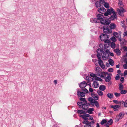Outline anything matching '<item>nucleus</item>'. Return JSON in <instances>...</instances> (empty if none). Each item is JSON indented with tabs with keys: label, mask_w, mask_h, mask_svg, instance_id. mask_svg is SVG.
I'll return each mask as SVG.
<instances>
[{
	"label": "nucleus",
	"mask_w": 127,
	"mask_h": 127,
	"mask_svg": "<svg viewBox=\"0 0 127 127\" xmlns=\"http://www.w3.org/2000/svg\"><path fill=\"white\" fill-rule=\"evenodd\" d=\"M98 12L102 14H103L106 11V9L104 7H102L99 8L98 10Z\"/></svg>",
	"instance_id": "nucleus-12"
},
{
	"label": "nucleus",
	"mask_w": 127,
	"mask_h": 127,
	"mask_svg": "<svg viewBox=\"0 0 127 127\" xmlns=\"http://www.w3.org/2000/svg\"><path fill=\"white\" fill-rule=\"evenodd\" d=\"M95 5L97 7H100L101 6V3L100 2L98 1H97L95 3Z\"/></svg>",
	"instance_id": "nucleus-33"
},
{
	"label": "nucleus",
	"mask_w": 127,
	"mask_h": 127,
	"mask_svg": "<svg viewBox=\"0 0 127 127\" xmlns=\"http://www.w3.org/2000/svg\"><path fill=\"white\" fill-rule=\"evenodd\" d=\"M97 57L98 59V63L101 67L102 68H105V65L103 64V61L101 59V57L98 54L97 55Z\"/></svg>",
	"instance_id": "nucleus-6"
},
{
	"label": "nucleus",
	"mask_w": 127,
	"mask_h": 127,
	"mask_svg": "<svg viewBox=\"0 0 127 127\" xmlns=\"http://www.w3.org/2000/svg\"><path fill=\"white\" fill-rule=\"evenodd\" d=\"M108 71L110 72H112L113 71V69L112 68H110L108 69Z\"/></svg>",
	"instance_id": "nucleus-50"
},
{
	"label": "nucleus",
	"mask_w": 127,
	"mask_h": 127,
	"mask_svg": "<svg viewBox=\"0 0 127 127\" xmlns=\"http://www.w3.org/2000/svg\"><path fill=\"white\" fill-rule=\"evenodd\" d=\"M95 80L96 81H102V79L101 78L98 77L97 76L94 77L93 78H92V81H94Z\"/></svg>",
	"instance_id": "nucleus-22"
},
{
	"label": "nucleus",
	"mask_w": 127,
	"mask_h": 127,
	"mask_svg": "<svg viewBox=\"0 0 127 127\" xmlns=\"http://www.w3.org/2000/svg\"><path fill=\"white\" fill-rule=\"evenodd\" d=\"M106 121L105 120H103L101 122V125H103L104 124L106 123Z\"/></svg>",
	"instance_id": "nucleus-46"
},
{
	"label": "nucleus",
	"mask_w": 127,
	"mask_h": 127,
	"mask_svg": "<svg viewBox=\"0 0 127 127\" xmlns=\"http://www.w3.org/2000/svg\"><path fill=\"white\" fill-rule=\"evenodd\" d=\"M101 24L104 25H109L110 23V22L103 19L100 21Z\"/></svg>",
	"instance_id": "nucleus-10"
},
{
	"label": "nucleus",
	"mask_w": 127,
	"mask_h": 127,
	"mask_svg": "<svg viewBox=\"0 0 127 127\" xmlns=\"http://www.w3.org/2000/svg\"><path fill=\"white\" fill-rule=\"evenodd\" d=\"M92 86L94 88H97L99 86V84L98 82L96 81H94L93 84Z\"/></svg>",
	"instance_id": "nucleus-13"
},
{
	"label": "nucleus",
	"mask_w": 127,
	"mask_h": 127,
	"mask_svg": "<svg viewBox=\"0 0 127 127\" xmlns=\"http://www.w3.org/2000/svg\"><path fill=\"white\" fill-rule=\"evenodd\" d=\"M89 77L87 76L86 77V78H85L86 80L87 81V82H89L90 81V80L89 79Z\"/></svg>",
	"instance_id": "nucleus-60"
},
{
	"label": "nucleus",
	"mask_w": 127,
	"mask_h": 127,
	"mask_svg": "<svg viewBox=\"0 0 127 127\" xmlns=\"http://www.w3.org/2000/svg\"><path fill=\"white\" fill-rule=\"evenodd\" d=\"M122 104H124V106L125 107H127V99L126 100L125 102L123 101V103Z\"/></svg>",
	"instance_id": "nucleus-40"
},
{
	"label": "nucleus",
	"mask_w": 127,
	"mask_h": 127,
	"mask_svg": "<svg viewBox=\"0 0 127 127\" xmlns=\"http://www.w3.org/2000/svg\"><path fill=\"white\" fill-rule=\"evenodd\" d=\"M94 110V109L93 108H90L88 109L87 111L88 112L89 114H92L93 111Z\"/></svg>",
	"instance_id": "nucleus-28"
},
{
	"label": "nucleus",
	"mask_w": 127,
	"mask_h": 127,
	"mask_svg": "<svg viewBox=\"0 0 127 127\" xmlns=\"http://www.w3.org/2000/svg\"><path fill=\"white\" fill-rule=\"evenodd\" d=\"M124 77H121L120 79V81L122 83H123L124 82Z\"/></svg>",
	"instance_id": "nucleus-59"
},
{
	"label": "nucleus",
	"mask_w": 127,
	"mask_h": 127,
	"mask_svg": "<svg viewBox=\"0 0 127 127\" xmlns=\"http://www.w3.org/2000/svg\"><path fill=\"white\" fill-rule=\"evenodd\" d=\"M106 87L104 85H100L99 87V89L102 91H104Z\"/></svg>",
	"instance_id": "nucleus-23"
},
{
	"label": "nucleus",
	"mask_w": 127,
	"mask_h": 127,
	"mask_svg": "<svg viewBox=\"0 0 127 127\" xmlns=\"http://www.w3.org/2000/svg\"><path fill=\"white\" fill-rule=\"evenodd\" d=\"M113 101L116 104H119L120 105H121L122 103H123V101H118L117 100H113Z\"/></svg>",
	"instance_id": "nucleus-20"
},
{
	"label": "nucleus",
	"mask_w": 127,
	"mask_h": 127,
	"mask_svg": "<svg viewBox=\"0 0 127 127\" xmlns=\"http://www.w3.org/2000/svg\"><path fill=\"white\" fill-rule=\"evenodd\" d=\"M108 62L110 65L111 66H113L114 65V62L113 60L110 59L108 60Z\"/></svg>",
	"instance_id": "nucleus-25"
},
{
	"label": "nucleus",
	"mask_w": 127,
	"mask_h": 127,
	"mask_svg": "<svg viewBox=\"0 0 127 127\" xmlns=\"http://www.w3.org/2000/svg\"><path fill=\"white\" fill-rule=\"evenodd\" d=\"M123 0H119L118 1V5L119 6H120L123 5Z\"/></svg>",
	"instance_id": "nucleus-29"
},
{
	"label": "nucleus",
	"mask_w": 127,
	"mask_h": 127,
	"mask_svg": "<svg viewBox=\"0 0 127 127\" xmlns=\"http://www.w3.org/2000/svg\"><path fill=\"white\" fill-rule=\"evenodd\" d=\"M103 31L104 33H105V34L109 33H111L112 32L111 30L109 29L108 28L104 27L103 28Z\"/></svg>",
	"instance_id": "nucleus-7"
},
{
	"label": "nucleus",
	"mask_w": 127,
	"mask_h": 127,
	"mask_svg": "<svg viewBox=\"0 0 127 127\" xmlns=\"http://www.w3.org/2000/svg\"><path fill=\"white\" fill-rule=\"evenodd\" d=\"M121 32L119 31L118 33L117 32H114L113 33V35L116 37L118 38V40L120 41H121L122 40H124V39L121 38Z\"/></svg>",
	"instance_id": "nucleus-4"
},
{
	"label": "nucleus",
	"mask_w": 127,
	"mask_h": 127,
	"mask_svg": "<svg viewBox=\"0 0 127 127\" xmlns=\"http://www.w3.org/2000/svg\"><path fill=\"white\" fill-rule=\"evenodd\" d=\"M109 37L106 34H102L100 36V38L102 41H104L105 42H108L109 40H108Z\"/></svg>",
	"instance_id": "nucleus-3"
},
{
	"label": "nucleus",
	"mask_w": 127,
	"mask_h": 127,
	"mask_svg": "<svg viewBox=\"0 0 127 127\" xmlns=\"http://www.w3.org/2000/svg\"><path fill=\"white\" fill-rule=\"evenodd\" d=\"M121 91L120 93L122 94H125L126 93L127 91L126 90H122Z\"/></svg>",
	"instance_id": "nucleus-36"
},
{
	"label": "nucleus",
	"mask_w": 127,
	"mask_h": 127,
	"mask_svg": "<svg viewBox=\"0 0 127 127\" xmlns=\"http://www.w3.org/2000/svg\"><path fill=\"white\" fill-rule=\"evenodd\" d=\"M104 6L105 7L107 8H108L109 7V4L106 2H105L104 3Z\"/></svg>",
	"instance_id": "nucleus-45"
},
{
	"label": "nucleus",
	"mask_w": 127,
	"mask_h": 127,
	"mask_svg": "<svg viewBox=\"0 0 127 127\" xmlns=\"http://www.w3.org/2000/svg\"><path fill=\"white\" fill-rule=\"evenodd\" d=\"M80 100L81 101H83V103H86V102H87L84 98H81L80 99Z\"/></svg>",
	"instance_id": "nucleus-41"
},
{
	"label": "nucleus",
	"mask_w": 127,
	"mask_h": 127,
	"mask_svg": "<svg viewBox=\"0 0 127 127\" xmlns=\"http://www.w3.org/2000/svg\"><path fill=\"white\" fill-rule=\"evenodd\" d=\"M123 67L125 69H127V64H124L123 65Z\"/></svg>",
	"instance_id": "nucleus-55"
},
{
	"label": "nucleus",
	"mask_w": 127,
	"mask_h": 127,
	"mask_svg": "<svg viewBox=\"0 0 127 127\" xmlns=\"http://www.w3.org/2000/svg\"><path fill=\"white\" fill-rule=\"evenodd\" d=\"M97 93L100 96H102L103 95V92L99 90H98L97 91Z\"/></svg>",
	"instance_id": "nucleus-37"
},
{
	"label": "nucleus",
	"mask_w": 127,
	"mask_h": 127,
	"mask_svg": "<svg viewBox=\"0 0 127 127\" xmlns=\"http://www.w3.org/2000/svg\"><path fill=\"white\" fill-rule=\"evenodd\" d=\"M89 90V91L91 92H92L93 91V89L91 88H90Z\"/></svg>",
	"instance_id": "nucleus-63"
},
{
	"label": "nucleus",
	"mask_w": 127,
	"mask_h": 127,
	"mask_svg": "<svg viewBox=\"0 0 127 127\" xmlns=\"http://www.w3.org/2000/svg\"><path fill=\"white\" fill-rule=\"evenodd\" d=\"M83 103V102H78L77 103L78 105L79 106H82Z\"/></svg>",
	"instance_id": "nucleus-54"
},
{
	"label": "nucleus",
	"mask_w": 127,
	"mask_h": 127,
	"mask_svg": "<svg viewBox=\"0 0 127 127\" xmlns=\"http://www.w3.org/2000/svg\"><path fill=\"white\" fill-rule=\"evenodd\" d=\"M112 13H113V15H111L109 17V19L110 20H113L115 19H117V16L116 13L115 12L114 10L112 8H111L110 9H108L104 15L105 16H107L108 15H111Z\"/></svg>",
	"instance_id": "nucleus-1"
},
{
	"label": "nucleus",
	"mask_w": 127,
	"mask_h": 127,
	"mask_svg": "<svg viewBox=\"0 0 127 127\" xmlns=\"http://www.w3.org/2000/svg\"><path fill=\"white\" fill-rule=\"evenodd\" d=\"M111 79V77L109 76H108L106 77L105 79V81L107 82H109L110 81Z\"/></svg>",
	"instance_id": "nucleus-31"
},
{
	"label": "nucleus",
	"mask_w": 127,
	"mask_h": 127,
	"mask_svg": "<svg viewBox=\"0 0 127 127\" xmlns=\"http://www.w3.org/2000/svg\"><path fill=\"white\" fill-rule=\"evenodd\" d=\"M95 105V106L97 107L98 108L99 106V104L98 102L95 100L93 102V104H92V105Z\"/></svg>",
	"instance_id": "nucleus-24"
},
{
	"label": "nucleus",
	"mask_w": 127,
	"mask_h": 127,
	"mask_svg": "<svg viewBox=\"0 0 127 127\" xmlns=\"http://www.w3.org/2000/svg\"><path fill=\"white\" fill-rule=\"evenodd\" d=\"M79 116L80 117L82 118L84 120L86 121H88L89 119L87 117H89L90 115L85 113L83 115H80Z\"/></svg>",
	"instance_id": "nucleus-8"
},
{
	"label": "nucleus",
	"mask_w": 127,
	"mask_h": 127,
	"mask_svg": "<svg viewBox=\"0 0 127 127\" xmlns=\"http://www.w3.org/2000/svg\"><path fill=\"white\" fill-rule=\"evenodd\" d=\"M114 95H115V96L116 97H118L120 96L121 94L120 93H114Z\"/></svg>",
	"instance_id": "nucleus-47"
},
{
	"label": "nucleus",
	"mask_w": 127,
	"mask_h": 127,
	"mask_svg": "<svg viewBox=\"0 0 127 127\" xmlns=\"http://www.w3.org/2000/svg\"><path fill=\"white\" fill-rule=\"evenodd\" d=\"M124 21H121V25L122 27L124 28L125 29H126V26L124 23Z\"/></svg>",
	"instance_id": "nucleus-43"
},
{
	"label": "nucleus",
	"mask_w": 127,
	"mask_h": 127,
	"mask_svg": "<svg viewBox=\"0 0 127 127\" xmlns=\"http://www.w3.org/2000/svg\"><path fill=\"white\" fill-rule=\"evenodd\" d=\"M124 37L126 36L127 37V31H124L123 33Z\"/></svg>",
	"instance_id": "nucleus-51"
},
{
	"label": "nucleus",
	"mask_w": 127,
	"mask_h": 127,
	"mask_svg": "<svg viewBox=\"0 0 127 127\" xmlns=\"http://www.w3.org/2000/svg\"><path fill=\"white\" fill-rule=\"evenodd\" d=\"M100 3L101 4H103L105 3L104 0H100Z\"/></svg>",
	"instance_id": "nucleus-57"
},
{
	"label": "nucleus",
	"mask_w": 127,
	"mask_h": 127,
	"mask_svg": "<svg viewBox=\"0 0 127 127\" xmlns=\"http://www.w3.org/2000/svg\"><path fill=\"white\" fill-rule=\"evenodd\" d=\"M124 76H125L127 75V70H126L124 72Z\"/></svg>",
	"instance_id": "nucleus-56"
},
{
	"label": "nucleus",
	"mask_w": 127,
	"mask_h": 127,
	"mask_svg": "<svg viewBox=\"0 0 127 127\" xmlns=\"http://www.w3.org/2000/svg\"><path fill=\"white\" fill-rule=\"evenodd\" d=\"M91 124H87L85 125L84 127H92Z\"/></svg>",
	"instance_id": "nucleus-48"
},
{
	"label": "nucleus",
	"mask_w": 127,
	"mask_h": 127,
	"mask_svg": "<svg viewBox=\"0 0 127 127\" xmlns=\"http://www.w3.org/2000/svg\"><path fill=\"white\" fill-rule=\"evenodd\" d=\"M103 52L104 51H103L101 49H98L97 50V55L98 54L100 56V57H101V56L102 55V54Z\"/></svg>",
	"instance_id": "nucleus-17"
},
{
	"label": "nucleus",
	"mask_w": 127,
	"mask_h": 127,
	"mask_svg": "<svg viewBox=\"0 0 127 127\" xmlns=\"http://www.w3.org/2000/svg\"><path fill=\"white\" fill-rule=\"evenodd\" d=\"M85 111L83 110H78L77 111V113H78L82 114H84V113L85 112Z\"/></svg>",
	"instance_id": "nucleus-42"
},
{
	"label": "nucleus",
	"mask_w": 127,
	"mask_h": 127,
	"mask_svg": "<svg viewBox=\"0 0 127 127\" xmlns=\"http://www.w3.org/2000/svg\"><path fill=\"white\" fill-rule=\"evenodd\" d=\"M103 55H102V58L103 60L107 59L108 57V55L107 53L104 52L102 53Z\"/></svg>",
	"instance_id": "nucleus-15"
},
{
	"label": "nucleus",
	"mask_w": 127,
	"mask_h": 127,
	"mask_svg": "<svg viewBox=\"0 0 127 127\" xmlns=\"http://www.w3.org/2000/svg\"><path fill=\"white\" fill-rule=\"evenodd\" d=\"M82 123L83 124H85L86 125L87 124H91V122H90L88 121L84 120L82 122Z\"/></svg>",
	"instance_id": "nucleus-34"
},
{
	"label": "nucleus",
	"mask_w": 127,
	"mask_h": 127,
	"mask_svg": "<svg viewBox=\"0 0 127 127\" xmlns=\"http://www.w3.org/2000/svg\"><path fill=\"white\" fill-rule=\"evenodd\" d=\"M82 92H84V93H85V94H86L88 92V90L86 88L83 89L82 90Z\"/></svg>",
	"instance_id": "nucleus-38"
},
{
	"label": "nucleus",
	"mask_w": 127,
	"mask_h": 127,
	"mask_svg": "<svg viewBox=\"0 0 127 127\" xmlns=\"http://www.w3.org/2000/svg\"><path fill=\"white\" fill-rule=\"evenodd\" d=\"M90 75L91 77H93L92 78H93L94 77H96L95 74L93 73H91Z\"/></svg>",
	"instance_id": "nucleus-49"
},
{
	"label": "nucleus",
	"mask_w": 127,
	"mask_h": 127,
	"mask_svg": "<svg viewBox=\"0 0 127 127\" xmlns=\"http://www.w3.org/2000/svg\"><path fill=\"white\" fill-rule=\"evenodd\" d=\"M77 95L79 96L83 97L85 95V93L83 92H80L78 90L77 91Z\"/></svg>",
	"instance_id": "nucleus-16"
},
{
	"label": "nucleus",
	"mask_w": 127,
	"mask_h": 127,
	"mask_svg": "<svg viewBox=\"0 0 127 127\" xmlns=\"http://www.w3.org/2000/svg\"><path fill=\"white\" fill-rule=\"evenodd\" d=\"M89 105V103H88L87 102H86V103H83L82 107L83 109L86 110L88 108V106ZM79 107L80 108H81V107L80 106Z\"/></svg>",
	"instance_id": "nucleus-11"
},
{
	"label": "nucleus",
	"mask_w": 127,
	"mask_h": 127,
	"mask_svg": "<svg viewBox=\"0 0 127 127\" xmlns=\"http://www.w3.org/2000/svg\"><path fill=\"white\" fill-rule=\"evenodd\" d=\"M110 107L113 108L114 110V111H118V109L120 108L121 107V106L118 105H111L110 106Z\"/></svg>",
	"instance_id": "nucleus-9"
},
{
	"label": "nucleus",
	"mask_w": 127,
	"mask_h": 127,
	"mask_svg": "<svg viewBox=\"0 0 127 127\" xmlns=\"http://www.w3.org/2000/svg\"><path fill=\"white\" fill-rule=\"evenodd\" d=\"M115 78L116 80H118L119 78V75L118 74H117L116 76L115 77Z\"/></svg>",
	"instance_id": "nucleus-53"
},
{
	"label": "nucleus",
	"mask_w": 127,
	"mask_h": 127,
	"mask_svg": "<svg viewBox=\"0 0 127 127\" xmlns=\"http://www.w3.org/2000/svg\"><path fill=\"white\" fill-rule=\"evenodd\" d=\"M119 90L120 91L122 90L124 88L123 85L121 83H120L119 84Z\"/></svg>",
	"instance_id": "nucleus-32"
},
{
	"label": "nucleus",
	"mask_w": 127,
	"mask_h": 127,
	"mask_svg": "<svg viewBox=\"0 0 127 127\" xmlns=\"http://www.w3.org/2000/svg\"><path fill=\"white\" fill-rule=\"evenodd\" d=\"M111 48L114 49L115 47V44L114 42H112L111 44Z\"/></svg>",
	"instance_id": "nucleus-35"
},
{
	"label": "nucleus",
	"mask_w": 127,
	"mask_h": 127,
	"mask_svg": "<svg viewBox=\"0 0 127 127\" xmlns=\"http://www.w3.org/2000/svg\"><path fill=\"white\" fill-rule=\"evenodd\" d=\"M87 85V83L85 81L82 82L80 85V87L81 88L85 87Z\"/></svg>",
	"instance_id": "nucleus-14"
},
{
	"label": "nucleus",
	"mask_w": 127,
	"mask_h": 127,
	"mask_svg": "<svg viewBox=\"0 0 127 127\" xmlns=\"http://www.w3.org/2000/svg\"><path fill=\"white\" fill-rule=\"evenodd\" d=\"M106 96L110 99L113 98V95L111 93H108L106 95Z\"/></svg>",
	"instance_id": "nucleus-30"
},
{
	"label": "nucleus",
	"mask_w": 127,
	"mask_h": 127,
	"mask_svg": "<svg viewBox=\"0 0 127 127\" xmlns=\"http://www.w3.org/2000/svg\"><path fill=\"white\" fill-rule=\"evenodd\" d=\"M124 50L125 51H127V47L124 46L123 48Z\"/></svg>",
	"instance_id": "nucleus-58"
},
{
	"label": "nucleus",
	"mask_w": 127,
	"mask_h": 127,
	"mask_svg": "<svg viewBox=\"0 0 127 127\" xmlns=\"http://www.w3.org/2000/svg\"><path fill=\"white\" fill-rule=\"evenodd\" d=\"M95 71L97 73V75L101 77H104V75L108 74V73L104 72H101V70L99 67H97L96 68Z\"/></svg>",
	"instance_id": "nucleus-2"
},
{
	"label": "nucleus",
	"mask_w": 127,
	"mask_h": 127,
	"mask_svg": "<svg viewBox=\"0 0 127 127\" xmlns=\"http://www.w3.org/2000/svg\"><path fill=\"white\" fill-rule=\"evenodd\" d=\"M96 17L97 20H100V21L103 19L104 17L103 15L101 14H98Z\"/></svg>",
	"instance_id": "nucleus-19"
},
{
	"label": "nucleus",
	"mask_w": 127,
	"mask_h": 127,
	"mask_svg": "<svg viewBox=\"0 0 127 127\" xmlns=\"http://www.w3.org/2000/svg\"><path fill=\"white\" fill-rule=\"evenodd\" d=\"M55 85H56L57 84V80H55L53 82Z\"/></svg>",
	"instance_id": "nucleus-62"
},
{
	"label": "nucleus",
	"mask_w": 127,
	"mask_h": 127,
	"mask_svg": "<svg viewBox=\"0 0 127 127\" xmlns=\"http://www.w3.org/2000/svg\"><path fill=\"white\" fill-rule=\"evenodd\" d=\"M109 27L111 29H113L116 28V25L114 23H112L110 24Z\"/></svg>",
	"instance_id": "nucleus-26"
},
{
	"label": "nucleus",
	"mask_w": 127,
	"mask_h": 127,
	"mask_svg": "<svg viewBox=\"0 0 127 127\" xmlns=\"http://www.w3.org/2000/svg\"><path fill=\"white\" fill-rule=\"evenodd\" d=\"M94 99L95 100H97L98 99V97L97 96H95L94 97Z\"/></svg>",
	"instance_id": "nucleus-61"
},
{
	"label": "nucleus",
	"mask_w": 127,
	"mask_h": 127,
	"mask_svg": "<svg viewBox=\"0 0 127 127\" xmlns=\"http://www.w3.org/2000/svg\"><path fill=\"white\" fill-rule=\"evenodd\" d=\"M114 51L118 56H119L121 55V52L118 49L116 48L114 49Z\"/></svg>",
	"instance_id": "nucleus-18"
},
{
	"label": "nucleus",
	"mask_w": 127,
	"mask_h": 127,
	"mask_svg": "<svg viewBox=\"0 0 127 127\" xmlns=\"http://www.w3.org/2000/svg\"><path fill=\"white\" fill-rule=\"evenodd\" d=\"M117 10L119 14L122 17L124 16V13L126 12V10L122 7H120V9L117 8Z\"/></svg>",
	"instance_id": "nucleus-5"
},
{
	"label": "nucleus",
	"mask_w": 127,
	"mask_h": 127,
	"mask_svg": "<svg viewBox=\"0 0 127 127\" xmlns=\"http://www.w3.org/2000/svg\"><path fill=\"white\" fill-rule=\"evenodd\" d=\"M108 124L110 125L112 124L113 123V120L112 119H110L108 121L107 123Z\"/></svg>",
	"instance_id": "nucleus-39"
},
{
	"label": "nucleus",
	"mask_w": 127,
	"mask_h": 127,
	"mask_svg": "<svg viewBox=\"0 0 127 127\" xmlns=\"http://www.w3.org/2000/svg\"><path fill=\"white\" fill-rule=\"evenodd\" d=\"M111 40L115 42L117 41L116 38L114 36H113L111 37Z\"/></svg>",
	"instance_id": "nucleus-44"
},
{
	"label": "nucleus",
	"mask_w": 127,
	"mask_h": 127,
	"mask_svg": "<svg viewBox=\"0 0 127 127\" xmlns=\"http://www.w3.org/2000/svg\"><path fill=\"white\" fill-rule=\"evenodd\" d=\"M88 100L90 102V103L91 105L93 104V102L95 100H94L93 98L92 97H89L88 98Z\"/></svg>",
	"instance_id": "nucleus-27"
},
{
	"label": "nucleus",
	"mask_w": 127,
	"mask_h": 127,
	"mask_svg": "<svg viewBox=\"0 0 127 127\" xmlns=\"http://www.w3.org/2000/svg\"><path fill=\"white\" fill-rule=\"evenodd\" d=\"M93 23H97L98 22V20L96 18H93Z\"/></svg>",
	"instance_id": "nucleus-52"
},
{
	"label": "nucleus",
	"mask_w": 127,
	"mask_h": 127,
	"mask_svg": "<svg viewBox=\"0 0 127 127\" xmlns=\"http://www.w3.org/2000/svg\"><path fill=\"white\" fill-rule=\"evenodd\" d=\"M124 114L123 113H120L119 114V115L116 117V118L119 120L120 119L122 118L124 116Z\"/></svg>",
	"instance_id": "nucleus-21"
},
{
	"label": "nucleus",
	"mask_w": 127,
	"mask_h": 127,
	"mask_svg": "<svg viewBox=\"0 0 127 127\" xmlns=\"http://www.w3.org/2000/svg\"><path fill=\"white\" fill-rule=\"evenodd\" d=\"M109 125L107 123L105 125V127H109Z\"/></svg>",
	"instance_id": "nucleus-64"
}]
</instances>
